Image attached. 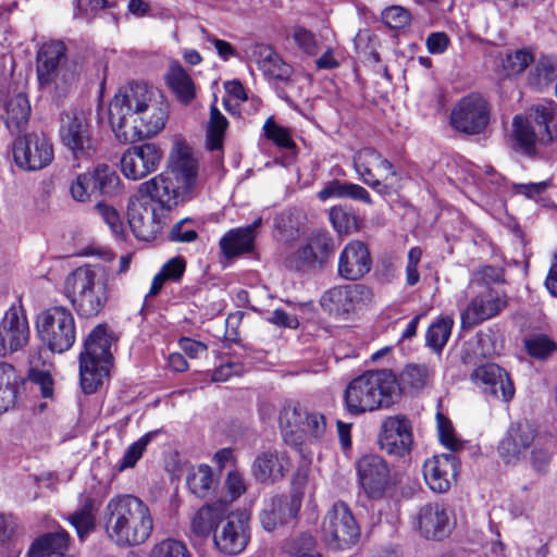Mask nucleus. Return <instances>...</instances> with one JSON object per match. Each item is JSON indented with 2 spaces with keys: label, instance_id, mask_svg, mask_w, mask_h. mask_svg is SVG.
Returning a JSON list of instances; mask_svg holds the SVG:
<instances>
[{
  "label": "nucleus",
  "instance_id": "obj_1",
  "mask_svg": "<svg viewBox=\"0 0 557 557\" xmlns=\"http://www.w3.org/2000/svg\"><path fill=\"white\" fill-rule=\"evenodd\" d=\"M170 106L163 94L146 83H129L109 106V122L116 139L131 144L159 134L165 126Z\"/></svg>",
  "mask_w": 557,
  "mask_h": 557
},
{
  "label": "nucleus",
  "instance_id": "obj_2",
  "mask_svg": "<svg viewBox=\"0 0 557 557\" xmlns=\"http://www.w3.org/2000/svg\"><path fill=\"white\" fill-rule=\"evenodd\" d=\"M103 521L108 540L120 548L145 544L154 529L150 507L133 494L111 497L103 510Z\"/></svg>",
  "mask_w": 557,
  "mask_h": 557
},
{
  "label": "nucleus",
  "instance_id": "obj_3",
  "mask_svg": "<svg viewBox=\"0 0 557 557\" xmlns=\"http://www.w3.org/2000/svg\"><path fill=\"white\" fill-rule=\"evenodd\" d=\"M556 121L557 106L552 100L532 106L525 114H516L507 136L508 147L521 156L537 158L541 149L553 143Z\"/></svg>",
  "mask_w": 557,
  "mask_h": 557
},
{
  "label": "nucleus",
  "instance_id": "obj_4",
  "mask_svg": "<svg viewBox=\"0 0 557 557\" xmlns=\"http://www.w3.org/2000/svg\"><path fill=\"white\" fill-rule=\"evenodd\" d=\"M197 160L185 149L171 157V171L160 173L138 186V194L171 209L186 200L196 185Z\"/></svg>",
  "mask_w": 557,
  "mask_h": 557
},
{
  "label": "nucleus",
  "instance_id": "obj_5",
  "mask_svg": "<svg viewBox=\"0 0 557 557\" xmlns=\"http://www.w3.org/2000/svg\"><path fill=\"white\" fill-rule=\"evenodd\" d=\"M64 290L81 318H96L103 312L109 300V274L99 264L78 267L65 277Z\"/></svg>",
  "mask_w": 557,
  "mask_h": 557
},
{
  "label": "nucleus",
  "instance_id": "obj_6",
  "mask_svg": "<svg viewBox=\"0 0 557 557\" xmlns=\"http://www.w3.org/2000/svg\"><path fill=\"white\" fill-rule=\"evenodd\" d=\"M400 385L392 370L367 371L355 377L345 389V404L352 414L388 408L397 401Z\"/></svg>",
  "mask_w": 557,
  "mask_h": 557
},
{
  "label": "nucleus",
  "instance_id": "obj_7",
  "mask_svg": "<svg viewBox=\"0 0 557 557\" xmlns=\"http://www.w3.org/2000/svg\"><path fill=\"white\" fill-rule=\"evenodd\" d=\"M113 336L107 324H98L84 341L79 354V381L84 393H95L110 374Z\"/></svg>",
  "mask_w": 557,
  "mask_h": 557
},
{
  "label": "nucleus",
  "instance_id": "obj_8",
  "mask_svg": "<svg viewBox=\"0 0 557 557\" xmlns=\"http://www.w3.org/2000/svg\"><path fill=\"white\" fill-rule=\"evenodd\" d=\"M66 46L61 40L45 42L37 52L36 74L39 86L65 94L75 82V72L67 64Z\"/></svg>",
  "mask_w": 557,
  "mask_h": 557
},
{
  "label": "nucleus",
  "instance_id": "obj_9",
  "mask_svg": "<svg viewBox=\"0 0 557 557\" xmlns=\"http://www.w3.org/2000/svg\"><path fill=\"white\" fill-rule=\"evenodd\" d=\"M36 327L40 341L52 352L67 351L75 343V319L65 307L54 306L41 311Z\"/></svg>",
  "mask_w": 557,
  "mask_h": 557
},
{
  "label": "nucleus",
  "instance_id": "obj_10",
  "mask_svg": "<svg viewBox=\"0 0 557 557\" xmlns=\"http://www.w3.org/2000/svg\"><path fill=\"white\" fill-rule=\"evenodd\" d=\"M360 528L350 508L344 502H336L323 520L325 543L333 549L344 550L358 543Z\"/></svg>",
  "mask_w": 557,
  "mask_h": 557
},
{
  "label": "nucleus",
  "instance_id": "obj_11",
  "mask_svg": "<svg viewBox=\"0 0 557 557\" xmlns=\"http://www.w3.org/2000/svg\"><path fill=\"white\" fill-rule=\"evenodd\" d=\"M490 119L491 106L479 92H471L460 98L450 112L451 127L467 135L481 134L488 125Z\"/></svg>",
  "mask_w": 557,
  "mask_h": 557
},
{
  "label": "nucleus",
  "instance_id": "obj_12",
  "mask_svg": "<svg viewBox=\"0 0 557 557\" xmlns=\"http://www.w3.org/2000/svg\"><path fill=\"white\" fill-rule=\"evenodd\" d=\"M280 428L285 442L297 444L307 436L320 440L326 429L325 417L308 412L299 406H286L280 414Z\"/></svg>",
  "mask_w": 557,
  "mask_h": 557
},
{
  "label": "nucleus",
  "instance_id": "obj_13",
  "mask_svg": "<svg viewBox=\"0 0 557 557\" xmlns=\"http://www.w3.org/2000/svg\"><path fill=\"white\" fill-rule=\"evenodd\" d=\"M59 135L75 159L89 158L96 150L87 114L83 110L70 109L61 113Z\"/></svg>",
  "mask_w": 557,
  "mask_h": 557
},
{
  "label": "nucleus",
  "instance_id": "obj_14",
  "mask_svg": "<svg viewBox=\"0 0 557 557\" xmlns=\"http://www.w3.org/2000/svg\"><path fill=\"white\" fill-rule=\"evenodd\" d=\"M12 154L20 169L38 171L52 161L53 147L44 134L30 133L14 140Z\"/></svg>",
  "mask_w": 557,
  "mask_h": 557
},
{
  "label": "nucleus",
  "instance_id": "obj_15",
  "mask_svg": "<svg viewBox=\"0 0 557 557\" xmlns=\"http://www.w3.org/2000/svg\"><path fill=\"white\" fill-rule=\"evenodd\" d=\"M373 300L372 289L364 284L335 286L321 297V306L329 313L347 317Z\"/></svg>",
  "mask_w": 557,
  "mask_h": 557
},
{
  "label": "nucleus",
  "instance_id": "obj_16",
  "mask_svg": "<svg viewBox=\"0 0 557 557\" xmlns=\"http://www.w3.org/2000/svg\"><path fill=\"white\" fill-rule=\"evenodd\" d=\"M250 541L249 517L243 511L230 512L213 533L216 548L226 555H238Z\"/></svg>",
  "mask_w": 557,
  "mask_h": 557
},
{
  "label": "nucleus",
  "instance_id": "obj_17",
  "mask_svg": "<svg viewBox=\"0 0 557 557\" xmlns=\"http://www.w3.org/2000/svg\"><path fill=\"white\" fill-rule=\"evenodd\" d=\"M354 168L364 184L381 194L388 190L382 181L396 175L394 165L375 149L368 147L355 153Z\"/></svg>",
  "mask_w": 557,
  "mask_h": 557
},
{
  "label": "nucleus",
  "instance_id": "obj_18",
  "mask_svg": "<svg viewBox=\"0 0 557 557\" xmlns=\"http://www.w3.org/2000/svg\"><path fill=\"white\" fill-rule=\"evenodd\" d=\"M162 160V151L152 144L146 143L125 150L120 160L122 174L132 181H139L156 172Z\"/></svg>",
  "mask_w": 557,
  "mask_h": 557
},
{
  "label": "nucleus",
  "instance_id": "obj_19",
  "mask_svg": "<svg viewBox=\"0 0 557 557\" xmlns=\"http://www.w3.org/2000/svg\"><path fill=\"white\" fill-rule=\"evenodd\" d=\"M379 444L388 455L404 457L409 454L413 444L410 420L401 414L385 418L380 428Z\"/></svg>",
  "mask_w": 557,
  "mask_h": 557
},
{
  "label": "nucleus",
  "instance_id": "obj_20",
  "mask_svg": "<svg viewBox=\"0 0 557 557\" xmlns=\"http://www.w3.org/2000/svg\"><path fill=\"white\" fill-rule=\"evenodd\" d=\"M357 475L360 487L372 499L381 498L391 483L389 467L377 455L362 456L357 462Z\"/></svg>",
  "mask_w": 557,
  "mask_h": 557
},
{
  "label": "nucleus",
  "instance_id": "obj_21",
  "mask_svg": "<svg viewBox=\"0 0 557 557\" xmlns=\"http://www.w3.org/2000/svg\"><path fill=\"white\" fill-rule=\"evenodd\" d=\"M29 339V325L20 305H12L0 322V357L22 349Z\"/></svg>",
  "mask_w": 557,
  "mask_h": 557
},
{
  "label": "nucleus",
  "instance_id": "obj_22",
  "mask_svg": "<svg viewBox=\"0 0 557 557\" xmlns=\"http://www.w3.org/2000/svg\"><path fill=\"white\" fill-rule=\"evenodd\" d=\"M127 210L128 224L134 235L140 240L153 239L161 230L156 203L137 193L129 199Z\"/></svg>",
  "mask_w": 557,
  "mask_h": 557
},
{
  "label": "nucleus",
  "instance_id": "obj_23",
  "mask_svg": "<svg viewBox=\"0 0 557 557\" xmlns=\"http://www.w3.org/2000/svg\"><path fill=\"white\" fill-rule=\"evenodd\" d=\"M471 380L484 394L491 395L495 399L509 401L515 395L513 383L509 374L496 363L479 366L471 373Z\"/></svg>",
  "mask_w": 557,
  "mask_h": 557
},
{
  "label": "nucleus",
  "instance_id": "obj_24",
  "mask_svg": "<svg viewBox=\"0 0 557 557\" xmlns=\"http://www.w3.org/2000/svg\"><path fill=\"white\" fill-rule=\"evenodd\" d=\"M508 305L507 295L488 288L471 299L461 315L463 326H473L498 315Z\"/></svg>",
  "mask_w": 557,
  "mask_h": 557
},
{
  "label": "nucleus",
  "instance_id": "obj_25",
  "mask_svg": "<svg viewBox=\"0 0 557 557\" xmlns=\"http://www.w3.org/2000/svg\"><path fill=\"white\" fill-rule=\"evenodd\" d=\"M413 529L426 540H443L450 532L447 510L443 504L429 503L413 517Z\"/></svg>",
  "mask_w": 557,
  "mask_h": 557
},
{
  "label": "nucleus",
  "instance_id": "obj_26",
  "mask_svg": "<svg viewBox=\"0 0 557 557\" xmlns=\"http://www.w3.org/2000/svg\"><path fill=\"white\" fill-rule=\"evenodd\" d=\"M371 267L368 246L360 240H352L339 253L337 273L344 280L357 281L369 273Z\"/></svg>",
  "mask_w": 557,
  "mask_h": 557
},
{
  "label": "nucleus",
  "instance_id": "obj_27",
  "mask_svg": "<svg viewBox=\"0 0 557 557\" xmlns=\"http://www.w3.org/2000/svg\"><path fill=\"white\" fill-rule=\"evenodd\" d=\"M289 468L290 460L286 451L270 448L256 456L251 473L258 482L272 484L285 478Z\"/></svg>",
  "mask_w": 557,
  "mask_h": 557
},
{
  "label": "nucleus",
  "instance_id": "obj_28",
  "mask_svg": "<svg viewBox=\"0 0 557 557\" xmlns=\"http://www.w3.org/2000/svg\"><path fill=\"white\" fill-rule=\"evenodd\" d=\"M422 472L433 492L444 493L449 490L458 474L457 458L453 454L433 456L424 461Z\"/></svg>",
  "mask_w": 557,
  "mask_h": 557
},
{
  "label": "nucleus",
  "instance_id": "obj_29",
  "mask_svg": "<svg viewBox=\"0 0 557 557\" xmlns=\"http://www.w3.org/2000/svg\"><path fill=\"white\" fill-rule=\"evenodd\" d=\"M537 435L535 429L529 422L510 426L498 446L500 457L507 463L519 459L535 444Z\"/></svg>",
  "mask_w": 557,
  "mask_h": 557
},
{
  "label": "nucleus",
  "instance_id": "obj_30",
  "mask_svg": "<svg viewBox=\"0 0 557 557\" xmlns=\"http://www.w3.org/2000/svg\"><path fill=\"white\" fill-rule=\"evenodd\" d=\"M300 508V500L295 497L275 496L265 505L260 513L262 528L272 532L280 527L289 524Z\"/></svg>",
  "mask_w": 557,
  "mask_h": 557
},
{
  "label": "nucleus",
  "instance_id": "obj_31",
  "mask_svg": "<svg viewBox=\"0 0 557 557\" xmlns=\"http://www.w3.org/2000/svg\"><path fill=\"white\" fill-rule=\"evenodd\" d=\"M261 223V218H258L247 226L233 228L225 233L219 240L222 255L231 259L250 252L255 246L256 230Z\"/></svg>",
  "mask_w": 557,
  "mask_h": 557
},
{
  "label": "nucleus",
  "instance_id": "obj_32",
  "mask_svg": "<svg viewBox=\"0 0 557 557\" xmlns=\"http://www.w3.org/2000/svg\"><path fill=\"white\" fill-rule=\"evenodd\" d=\"M252 57L268 81L289 82L293 75V67L284 62L282 58L267 45H258L252 51Z\"/></svg>",
  "mask_w": 557,
  "mask_h": 557
},
{
  "label": "nucleus",
  "instance_id": "obj_33",
  "mask_svg": "<svg viewBox=\"0 0 557 557\" xmlns=\"http://www.w3.org/2000/svg\"><path fill=\"white\" fill-rule=\"evenodd\" d=\"M230 511L226 502H214L200 507L191 518L190 529L198 537H208L223 522Z\"/></svg>",
  "mask_w": 557,
  "mask_h": 557
},
{
  "label": "nucleus",
  "instance_id": "obj_34",
  "mask_svg": "<svg viewBox=\"0 0 557 557\" xmlns=\"http://www.w3.org/2000/svg\"><path fill=\"white\" fill-rule=\"evenodd\" d=\"M70 545V536L66 531L47 533L32 544L28 557H73L66 552Z\"/></svg>",
  "mask_w": 557,
  "mask_h": 557
},
{
  "label": "nucleus",
  "instance_id": "obj_35",
  "mask_svg": "<svg viewBox=\"0 0 557 557\" xmlns=\"http://www.w3.org/2000/svg\"><path fill=\"white\" fill-rule=\"evenodd\" d=\"M317 197L320 201H326L331 198L338 199H351L361 201L367 205H372V199L369 191L354 183L342 182L338 180H332L324 184L323 188L319 190Z\"/></svg>",
  "mask_w": 557,
  "mask_h": 557
},
{
  "label": "nucleus",
  "instance_id": "obj_36",
  "mask_svg": "<svg viewBox=\"0 0 557 557\" xmlns=\"http://www.w3.org/2000/svg\"><path fill=\"white\" fill-rule=\"evenodd\" d=\"M29 116L30 104L24 94H17L7 101L4 123L12 134L22 132L26 127Z\"/></svg>",
  "mask_w": 557,
  "mask_h": 557
},
{
  "label": "nucleus",
  "instance_id": "obj_37",
  "mask_svg": "<svg viewBox=\"0 0 557 557\" xmlns=\"http://www.w3.org/2000/svg\"><path fill=\"white\" fill-rule=\"evenodd\" d=\"M79 502V508L69 517V521L83 541L96 527L95 512L98 506L96 500L86 494L81 495Z\"/></svg>",
  "mask_w": 557,
  "mask_h": 557
},
{
  "label": "nucleus",
  "instance_id": "obj_38",
  "mask_svg": "<svg viewBox=\"0 0 557 557\" xmlns=\"http://www.w3.org/2000/svg\"><path fill=\"white\" fill-rule=\"evenodd\" d=\"M20 382L15 368L8 362H0V414L14 406Z\"/></svg>",
  "mask_w": 557,
  "mask_h": 557
},
{
  "label": "nucleus",
  "instance_id": "obj_39",
  "mask_svg": "<svg viewBox=\"0 0 557 557\" xmlns=\"http://www.w3.org/2000/svg\"><path fill=\"white\" fill-rule=\"evenodd\" d=\"M187 486L189 491L199 498H206L216 487L218 480L214 478L211 467L199 465L191 468L187 474Z\"/></svg>",
  "mask_w": 557,
  "mask_h": 557
},
{
  "label": "nucleus",
  "instance_id": "obj_40",
  "mask_svg": "<svg viewBox=\"0 0 557 557\" xmlns=\"http://www.w3.org/2000/svg\"><path fill=\"white\" fill-rule=\"evenodd\" d=\"M166 79L170 88L180 101L188 103L195 98V84L180 64L171 65Z\"/></svg>",
  "mask_w": 557,
  "mask_h": 557
},
{
  "label": "nucleus",
  "instance_id": "obj_41",
  "mask_svg": "<svg viewBox=\"0 0 557 557\" xmlns=\"http://www.w3.org/2000/svg\"><path fill=\"white\" fill-rule=\"evenodd\" d=\"M454 326V320L451 317H440L434 321L428 329L425 335V342L435 352H441L448 342V338Z\"/></svg>",
  "mask_w": 557,
  "mask_h": 557
},
{
  "label": "nucleus",
  "instance_id": "obj_42",
  "mask_svg": "<svg viewBox=\"0 0 557 557\" xmlns=\"http://www.w3.org/2000/svg\"><path fill=\"white\" fill-rule=\"evenodd\" d=\"M227 126L226 117L215 106H212L207 127V147L209 150H220L222 148Z\"/></svg>",
  "mask_w": 557,
  "mask_h": 557
},
{
  "label": "nucleus",
  "instance_id": "obj_43",
  "mask_svg": "<svg viewBox=\"0 0 557 557\" xmlns=\"http://www.w3.org/2000/svg\"><path fill=\"white\" fill-rule=\"evenodd\" d=\"M88 174L92 177L96 195H112L116 191L120 178L108 165H98Z\"/></svg>",
  "mask_w": 557,
  "mask_h": 557
},
{
  "label": "nucleus",
  "instance_id": "obj_44",
  "mask_svg": "<svg viewBox=\"0 0 557 557\" xmlns=\"http://www.w3.org/2000/svg\"><path fill=\"white\" fill-rule=\"evenodd\" d=\"M556 78V70L550 59L542 58L528 76V83L536 90H543Z\"/></svg>",
  "mask_w": 557,
  "mask_h": 557
},
{
  "label": "nucleus",
  "instance_id": "obj_45",
  "mask_svg": "<svg viewBox=\"0 0 557 557\" xmlns=\"http://www.w3.org/2000/svg\"><path fill=\"white\" fill-rule=\"evenodd\" d=\"M163 433L162 429H157L144 434L140 438L134 442L125 451L120 468L126 469L132 468L136 465V462L141 458L144 451L150 442L157 438L160 434Z\"/></svg>",
  "mask_w": 557,
  "mask_h": 557
},
{
  "label": "nucleus",
  "instance_id": "obj_46",
  "mask_svg": "<svg viewBox=\"0 0 557 557\" xmlns=\"http://www.w3.org/2000/svg\"><path fill=\"white\" fill-rule=\"evenodd\" d=\"M553 444V436L547 434L537 435L531 450V462L536 471L542 472L546 470L550 461V448Z\"/></svg>",
  "mask_w": 557,
  "mask_h": 557
},
{
  "label": "nucleus",
  "instance_id": "obj_47",
  "mask_svg": "<svg viewBox=\"0 0 557 557\" xmlns=\"http://www.w3.org/2000/svg\"><path fill=\"white\" fill-rule=\"evenodd\" d=\"M286 265L297 271H307L320 265V260L306 242L286 259Z\"/></svg>",
  "mask_w": 557,
  "mask_h": 557
},
{
  "label": "nucleus",
  "instance_id": "obj_48",
  "mask_svg": "<svg viewBox=\"0 0 557 557\" xmlns=\"http://www.w3.org/2000/svg\"><path fill=\"white\" fill-rule=\"evenodd\" d=\"M431 374V370L426 364L411 363L405 367L400 377L405 385L420 391L428 384Z\"/></svg>",
  "mask_w": 557,
  "mask_h": 557
},
{
  "label": "nucleus",
  "instance_id": "obj_49",
  "mask_svg": "<svg viewBox=\"0 0 557 557\" xmlns=\"http://www.w3.org/2000/svg\"><path fill=\"white\" fill-rule=\"evenodd\" d=\"M527 351L537 359H545L557 350V344L544 334H535L524 341Z\"/></svg>",
  "mask_w": 557,
  "mask_h": 557
},
{
  "label": "nucleus",
  "instance_id": "obj_50",
  "mask_svg": "<svg viewBox=\"0 0 557 557\" xmlns=\"http://www.w3.org/2000/svg\"><path fill=\"white\" fill-rule=\"evenodd\" d=\"M307 243L320 260L322 265L334 251V240L327 232H313Z\"/></svg>",
  "mask_w": 557,
  "mask_h": 557
},
{
  "label": "nucleus",
  "instance_id": "obj_51",
  "mask_svg": "<svg viewBox=\"0 0 557 557\" xmlns=\"http://www.w3.org/2000/svg\"><path fill=\"white\" fill-rule=\"evenodd\" d=\"M149 557H190V553L183 542L165 539L152 546Z\"/></svg>",
  "mask_w": 557,
  "mask_h": 557
},
{
  "label": "nucleus",
  "instance_id": "obj_52",
  "mask_svg": "<svg viewBox=\"0 0 557 557\" xmlns=\"http://www.w3.org/2000/svg\"><path fill=\"white\" fill-rule=\"evenodd\" d=\"M30 368L28 371V380L37 385L42 397L50 398L53 395V379L48 369H39L35 366L34 357H30Z\"/></svg>",
  "mask_w": 557,
  "mask_h": 557
},
{
  "label": "nucleus",
  "instance_id": "obj_53",
  "mask_svg": "<svg viewBox=\"0 0 557 557\" xmlns=\"http://www.w3.org/2000/svg\"><path fill=\"white\" fill-rule=\"evenodd\" d=\"M264 135L276 146L284 149H292L295 143L287 128L275 123L273 117H269L263 125Z\"/></svg>",
  "mask_w": 557,
  "mask_h": 557
},
{
  "label": "nucleus",
  "instance_id": "obj_54",
  "mask_svg": "<svg viewBox=\"0 0 557 557\" xmlns=\"http://www.w3.org/2000/svg\"><path fill=\"white\" fill-rule=\"evenodd\" d=\"M532 62V53L528 49H519L506 57L503 62V67L507 75H518L522 73Z\"/></svg>",
  "mask_w": 557,
  "mask_h": 557
},
{
  "label": "nucleus",
  "instance_id": "obj_55",
  "mask_svg": "<svg viewBox=\"0 0 557 557\" xmlns=\"http://www.w3.org/2000/svg\"><path fill=\"white\" fill-rule=\"evenodd\" d=\"M411 15L400 5H391L382 12V21L392 29H401L409 25Z\"/></svg>",
  "mask_w": 557,
  "mask_h": 557
},
{
  "label": "nucleus",
  "instance_id": "obj_56",
  "mask_svg": "<svg viewBox=\"0 0 557 557\" xmlns=\"http://www.w3.org/2000/svg\"><path fill=\"white\" fill-rule=\"evenodd\" d=\"M98 214L102 218L104 223L109 226L115 237H122L124 234L123 222L121 221L119 212L111 206L103 202H98L95 207Z\"/></svg>",
  "mask_w": 557,
  "mask_h": 557
},
{
  "label": "nucleus",
  "instance_id": "obj_57",
  "mask_svg": "<svg viewBox=\"0 0 557 557\" xmlns=\"http://www.w3.org/2000/svg\"><path fill=\"white\" fill-rule=\"evenodd\" d=\"M92 177L88 172L77 175L76 180L71 185L72 197L77 201H86L95 193V186L91 183Z\"/></svg>",
  "mask_w": 557,
  "mask_h": 557
},
{
  "label": "nucleus",
  "instance_id": "obj_58",
  "mask_svg": "<svg viewBox=\"0 0 557 557\" xmlns=\"http://www.w3.org/2000/svg\"><path fill=\"white\" fill-rule=\"evenodd\" d=\"M115 5V1L109 0H77L74 16L88 18L101 9H111Z\"/></svg>",
  "mask_w": 557,
  "mask_h": 557
},
{
  "label": "nucleus",
  "instance_id": "obj_59",
  "mask_svg": "<svg viewBox=\"0 0 557 557\" xmlns=\"http://www.w3.org/2000/svg\"><path fill=\"white\" fill-rule=\"evenodd\" d=\"M293 39L299 47V49H301L305 53L309 55H314L320 50V45L315 36L306 28H295L293 33Z\"/></svg>",
  "mask_w": 557,
  "mask_h": 557
},
{
  "label": "nucleus",
  "instance_id": "obj_60",
  "mask_svg": "<svg viewBox=\"0 0 557 557\" xmlns=\"http://www.w3.org/2000/svg\"><path fill=\"white\" fill-rule=\"evenodd\" d=\"M186 270V261L182 257H174L163 264L160 273L166 281L177 282Z\"/></svg>",
  "mask_w": 557,
  "mask_h": 557
},
{
  "label": "nucleus",
  "instance_id": "obj_61",
  "mask_svg": "<svg viewBox=\"0 0 557 557\" xmlns=\"http://www.w3.org/2000/svg\"><path fill=\"white\" fill-rule=\"evenodd\" d=\"M202 34L206 41H208L215 48L218 55L223 61H228L231 58L237 57L236 49L228 41L219 39L214 35H211L203 29Z\"/></svg>",
  "mask_w": 557,
  "mask_h": 557
},
{
  "label": "nucleus",
  "instance_id": "obj_62",
  "mask_svg": "<svg viewBox=\"0 0 557 557\" xmlns=\"http://www.w3.org/2000/svg\"><path fill=\"white\" fill-rule=\"evenodd\" d=\"M225 484L232 499L238 498L247 490V484L244 480L243 474L236 470L228 472L225 480Z\"/></svg>",
  "mask_w": 557,
  "mask_h": 557
},
{
  "label": "nucleus",
  "instance_id": "obj_63",
  "mask_svg": "<svg viewBox=\"0 0 557 557\" xmlns=\"http://www.w3.org/2000/svg\"><path fill=\"white\" fill-rule=\"evenodd\" d=\"M549 184L547 182L529 183V184H515L512 190L515 194L524 195L527 198L534 199L544 193Z\"/></svg>",
  "mask_w": 557,
  "mask_h": 557
},
{
  "label": "nucleus",
  "instance_id": "obj_64",
  "mask_svg": "<svg viewBox=\"0 0 557 557\" xmlns=\"http://www.w3.org/2000/svg\"><path fill=\"white\" fill-rule=\"evenodd\" d=\"M178 345L189 358H197L207 351V346L203 343L188 337L181 338Z\"/></svg>",
  "mask_w": 557,
  "mask_h": 557
}]
</instances>
